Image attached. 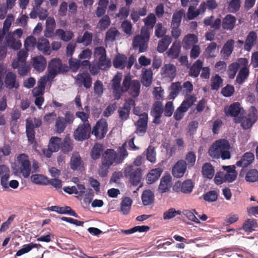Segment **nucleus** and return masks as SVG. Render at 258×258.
Returning <instances> with one entry per match:
<instances>
[{
  "instance_id": "45",
  "label": "nucleus",
  "mask_w": 258,
  "mask_h": 258,
  "mask_svg": "<svg viewBox=\"0 0 258 258\" xmlns=\"http://www.w3.org/2000/svg\"><path fill=\"white\" fill-rule=\"evenodd\" d=\"M132 203V200L130 197H125L122 199L120 211L123 215H126L129 213Z\"/></svg>"
},
{
  "instance_id": "34",
  "label": "nucleus",
  "mask_w": 258,
  "mask_h": 258,
  "mask_svg": "<svg viewBox=\"0 0 258 258\" xmlns=\"http://www.w3.org/2000/svg\"><path fill=\"white\" fill-rule=\"evenodd\" d=\"M162 172V169L159 168L151 170L147 175V183L152 184L156 181L161 176Z\"/></svg>"
},
{
  "instance_id": "30",
  "label": "nucleus",
  "mask_w": 258,
  "mask_h": 258,
  "mask_svg": "<svg viewBox=\"0 0 258 258\" xmlns=\"http://www.w3.org/2000/svg\"><path fill=\"white\" fill-rule=\"evenodd\" d=\"M47 62L45 58L42 56H37L33 59V66L38 72H43L46 66Z\"/></svg>"
},
{
  "instance_id": "42",
  "label": "nucleus",
  "mask_w": 258,
  "mask_h": 258,
  "mask_svg": "<svg viewBox=\"0 0 258 258\" xmlns=\"http://www.w3.org/2000/svg\"><path fill=\"white\" fill-rule=\"evenodd\" d=\"M93 34L92 33L85 31L83 35H79L76 40L78 43H83L86 46L91 44L92 41Z\"/></svg>"
},
{
  "instance_id": "51",
  "label": "nucleus",
  "mask_w": 258,
  "mask_h": 258,
  "mask_svg": "<svg viewBox=\"0 0 258 258\" xmlns=\"http://www.w3.org/2000/svg\"><path fill=\"white\" fill-rule=\"evenodd\" d=\"M61 144V139L57 137H52L50 138L49 147L50 149L54 152H57L60 149Z\"/></svg>"
},
{
  "instance_id": "28",
  "label": "nucleus",
  "mask_w": 258,
  "mask_h": 258,
  "mask_svg": "<svg viewBox=\"0 0 258 258\" xmlns=\"http://www.w3.org/2000/svg\"><path fill=\"white\" fill-rule=\"evenodd\" d=\"M256 33L253 31H250L247 35L244 42V50L249 51L256 43Z\"/></svg>"
},
{
  "instance_id": "24",
  "label": "nucleus",
  "mask_w": 258,
  "mask_h": 258,
  "mask_svg": "<svg viewBox=\"0 0 258 258\" xmlns=\"http://www.w3.org/2000/svg\"><path fill=\"white\" fill-rule=\"evenodd\" d=\"M254 159V154L250 152L245 153L240 160L238 161L236 165L237 166L246 167L250 165Z\"/></svg>"
},
{
  "instance_id": "38",
  "label": "nucleus",
  "mask_w": 258,
  "mask_h": 258,
  "mask_svg": "<svg viewBox=\"0 0 258 258\" xmlns=\"http://www.w3.org/2000/svg\"><path fill=\"white\" fill-rule=\"evenodd\" d=\"M172 38L169 35L164 36L159 41L157 50L160 53L164 52L168 47L171 42Z\"/></svg>"
},
{
  "instance_id": "15",
  "label": "nucleus",
  "mask_w": 258,
  "mask_h": 258,
  "mask_svg": "<svg viewBox=\"0 0 258 258\" xmlns=\"http://www.w3.org/2000/svg\"><path fill=\"white\" fill-rule=\"evenodd\" d=\"M164 111L163 105L161 102L156 101L153 105L150 114L154 117L153 123L159 124L161 123L160 118Z\"/></svg>"
},
{
  "instance_id": "21",
  "label": "nucleus",
  "mask_w": 258,
  "mask_h": 258,
  "mask_svg": "<svg viewBox=\"0 0 258 258\" xmlns=\"http://www.w3.org/2000/svg\"><path fill=\"white\" fill-rule=\"evenodd\" d=\"M5 84L6 87L9 89H18L19 83L17 81V76L12 72H8L5 76Z\"/></svg>"
},
{
  "instance_id": "43",
  "label": "nucleus",
  "mask_w": 258,
  "mask_h": 258,
  "mask_svg": "<svg viewBox=\"0 0 258 258\" xmlns=\"http://www.w3.org/2000/svg\"><path fill=\"white\" fill-rule=\"evenodd\" d=\"M202 173L204 177L212 179L214 176L215 170L211 163H206L202 166Z\"/></svg>"
},
{
  "instance_id": "46",
  "label": "nucleus",
  "mask_w": 258,
  "mask_h": 258,
  "mask_svg": "<svg viewBox=\"0 0 258 258\" xmlns=\"http://www.w3.org/2000/svg\"><path fill=\"white\" fill-rule=\"evenodd\" d=\"M55 33L61 40L64 42L70 41L74 36V33L72 31L70 30L64 31L61 29L56 30Z\"/></svg>"
},
{
  "instance_id": "16",
  "label": "nucleus",
  "mask_w": 258,
  "mask_h": 258,
  "mask_svg": "<svg viewBox=\"0 0 258 258\" xmlns=\"http://www.w3.org/2000/svg\"><path fill=\"white\" fill-rule=\"evenodd\" d=\"M148 120V115L147 113H142L141 117L135 123L136 130L135 133L140 136L144 135L147 131Z\"/></svg>"
},
{
  "instance_id": "52",
  "label": "nucleus",
  "mask_w": 258,
  "mask_h": 258,
  "mask_svg": "<svg viewBox=\"0 0 258 258\" xmlns=\"http://www.w3.org/2000/svg\"><path fill=\"white\" fill-rule=\"evenodd\" d=\"M67 125L64 117L58 116L56 119L55 127L57 133L60 134L63 132Z\"/></svg>"
},
{
  "instance_id": "58",
  "label": "nucleus",
  "mask_w": 258,
  "mask_h": 258,
  "mask_svg": "<svg viewBox=\"0 0 258 258\" xmlns=\"http://www.w3.org/2000/svg\"><path fill=\"white\" fill-rule=\"evenodd\" d=\"M240 6V0H231L228 3L227 10L230 13H235L239 10Z\"/></svg>"
},
{
  "instance_id": "11",
  "label": "nucleus",
  "mask_w": 258,
  "mask_h": 258,
  "mask_svg": "<svg viewBox=\"0 0 258 258\" xmlns=\"http://www.w3.org/2000/svg\"><path fill=\"white\" fill-rule=\"evenodd\" d=\"M91 127L89 123H81L74 132V138L78 141H83L90 137Z\"/></svg>"
},
{
  "instance_id": "29",
  "label": "nucleus",
  "mask_w": 258,
  "mask_h": 258,
  "mask_svg": "<svg viewBox=\"0 0 258 258\" xmlns=\"http://www.w3.org/2000/svg\"><path fill=\"white\" fill-rule=\"evenodd\" d=\"M171 177L170 175H164L162 177L158 187V190L161 193L168 191L171 186Z\"/></svg>"
},
{
  "instance_id": "60",
  "label": "nucleus",
  "mask_w": 258,
  "mask_h": 258,
  "mask_svg": "<svg viewBox=\"0 0 258 258\" xmlns=\"http://www.w3.org/2000/svg\"><path fill=\"white\" fill-rule=\"evenodd\" d=\"M111 166L101 162L99 165L98 173L101 177H104L107 176L109 172V169Z\"/></svg>"
},
{
  "instance_id": "25",
  "label": "nucleus",
  "mask_w": 258,
  "mask_h": 258,
  "mask_svg": "<svg viewBox=\"0 0 258 258\" xmlns=\"http://www.w3.org/2000/svg\"><path fill=\"white\" fill-rule=\"evenodd\" d=\"M236 21L235 16L228 14L223 19L222 27L224 30L231 31L235 27Z\"/></svg>"
},
{
  "instance_id": "47",
  "label": "nucleus",
  "mask_w": 258,
  "mask_h": 258,
  "mask_svg": "<svg viewBox=\"0 0 258 258\" xmlns=\"http://www.w3.org/2000/svg\"><path fill=\"white\" fill-rule=\"evenodd\" d=\"M116 153V164L121 163L128 156L126 149V144L123 143L121 146L117 149Z\"/></svg>"
},
{
  "instance_id": "64",
  "label": "nucleus",
  "mask_w": 258,
  "mask_h": 258,
  "mask_svg": "<svg viewBox=\"0 0 258 258\" xmlns=\"http://www.w3.org/2000/svg\"><path fill=\"white\" fill-rule=\"evenodd\" d=\"M146 158L151 163L156 162V152L154 148L152 146H149L146 150Z\"/></svg>"
},
{
  "instance_id": "63",
  "label": "nucleus",
  "mask_w": 258,
  "mask_h": 258,
  "mask_svg": "<svg viewBox=\"0 0 258 258\" xmlns=\"http://www.w3.org/2000/svg\"><path fill=\"white\" fill-rule=\"evenodd\" d=\"M203 198L205 201L208 202H213L218 199V194L215 190L209 191L203 195Z\"/></svg>"
},
{
  "instance_id": "22",
  "label": "nucleus",
  "mask_w": 258,
  "mask_h": 258,
  "mask_svg": "<svg viewBox=\"0 0 258 258\" xmlns=\"http://www.w3.org/2000/svg\"><path fill=\"white\" fill-rule=\"evenodd\" d=\"M76 81L78 84H83L86 89H89L92 86V78L88 72L82 73L77 75Z\"/></svg>"
},
{
  "instance_id": "8",
  "label": "nucleus",
  "mask_w": 258,
  "mask_h": 258,
  "mask_svg": "<svg viewBox=\"0 0 258 258\" xmlns=\"http://www.w3.org/2000/svg\"><path fill=\"white\" fill-rule=\"evenodd\" d=\"M150 37V33H148L146 29L141 30V34L136 35L133 41L134 49L139 48L140 52H143L148 47V42Z\"/></svg>"
},
{
  "instance_id": "14",
  "label": "nucleus",
  "mask_w": 258,
  "mask_h": 258,
  "mask_svg": "<svg viewBox=\"0 0 258 258\" xmlns=\"http://www.w3.org/2000/svg\"><path fill=\"white\" fill-rule=\"evenodd\" d=\"M194 184L190 179H187L183 182L177 181L173 187V189L176 192L181 191L184 194H190L192 192Z\"/></svg>"
},
{
  "instance_id": "48",
  "label": "nucleus",
  "mask_w": 258,
  "mask_h": 258,
  "mask_svg": "<svg viewBox=\"0 0 258 258\" xmlns=\"http://www.w3.org/2000/svg\"><path fill=\"white\" fill-rule=\"evenodd\" d=\"M140 82L137 80H133L128 90L130 95L134 98L138 97L140 92Z\"/></svg>"
},
{
  "instance_id": "2",
  "label": "nucleus",
  "mask_w": 258,
  "mask_h": 258,
  "mask_svg": "<svg viewBox=\"0 0 258 258\" xmlns=\"http://www.w3.org/2000/svg\"><path fill=\"white\" fill-rule=\"evenodd\" d=\"M13 170L16 173L21 174L25 178L29 177L31 171L29 156L24 153L19 155L13 166Z\"/></svg>"
},
{
  "instance_id": "33",
  "label": "nucleus",
  "mask_w": 258,
  "mask_h": 258,
  "mask_svg": "<svg viewBox=\"0 0 258 258\" xmlns=\"http://www.w3.org/2000/svg\"><path fill=\"white\" fill-rule=\"evenodd\" d=\"M224 170L226 171L225 173V182H232L235 180L237 177V172L235 170V166L233 165L223 166Z\"/></svg>"
},
{
  "instance_id": "4",
  "label": "nucleus",
  "mask_w": 258,
  "mask_h": 258,
  "mask_svg": "<svg viewBox=\"0 0 258 258\" xmlns=\"http://www.w3.org/2000/svg\"><path fill=\"white\" fill-rule=\"evenodd\" d=\"M218 6L215 0H207L203 2L198 9L195 6H190L188 9L187 17L189 20H192L200 14H204L207 8L209 10H213Z\"/></svg>"
},
{
  "instance_id": "12",
  "label": "nucleus",
  "mask_w": 258,
  "mask_h": 258,
  "mask_svg": "<svg viewBox=\"0 0 258 258\" xmlns=\"http://www.w3.org/2000/svg\"><path fill=\"white\" fill-rule=\"evenodd\" d=\"M257 119V110L252 106L250 111L241 119V125L244 130L248 129L256 122Z\"/></svg>"
},
{
  "instance_id": "19",
  "label": "nucleus",
  "mask_w": 258,
  "mask_h": 258,
  "mask_svg": "<svg viewBox=\"0 0 258 258\" xmlns=\"http://www.w3.org/2000/svg\"><path fill=\"white\" fill-rule=\"evenodd\" d=\"M101 161L110 166H111L114 163L116 164V152L114 149H106L102 153Z\"/></svg>"
},
{
  "instance_id": "50",
  "label": "nucleus",
  "mask_w": 258,
  "mask_h": 258,
  "mask_svg": "<svg viewBox=\"0 0 258 258\" xmlns=\"http://www.w3.org/2000/svg\"><path fill=\"white\" fill-rule=\"evenodd\" d=\"M103 150V145L101 144H95L91 151V157L93 160L100 158L101 153Z\"/></svg>"
},
{
  "instance_id": "1",
  "label": "nucleus",
  "mask_w": 258,
  "mask_h": 258,
  "mask_svg": "<svg viewBox=\"0 0 258 258\" xmlns=\"http://www.w3.org/2000/svg\"><path fill=\"white\" fill-rule=\"evenodd\" d=\"M230 146L229 142L225 139H221L215 141L210 147L208 154L214 159L221 158L223 160L229 159L231 158L229 151Z\"/></svg>"
},
{
  "instance_id": "62",
  "label": "nucleus",
  "mask_w": 258,
  "mask_h": 258,
  "mask_svg": "<svg viewBox=\"0 0 258 258\" xmlns=\"http://www.w3.org/2000/svg\"><path fill=\"white\" fill-rule=\"evenodd\" d=\"M98 60L97 64L102 70H106L110 68L111 62L110 59L107 58V56Z\"/></svg>"
},
{
  "instance_id": "13",
  "label": "nucleus",
  "mask_w": 258,
  "mask_h": 258,
  "mask_svg": "<svg viewBox=\"0 0 258 258\" xmlns=\"http://www.w3.org/2000/svg\"><path fill=\"white\" fill-rule=\"evenodd\" d=\"M121 79V74H117L113 77L111 81L113 95L115 100L119 99L123 93L122 88L120 84Z\"/></svg>"
},
{
  "instance_id": "5",
  "label": "nucleus",
  "mask_w": 258,
  "mask_h": 258,
  "mask_svg": "<svg viewBox=\"0 0 258 258\" xmlns=\"http://www.w3.org/2000/svg\"><path fill=\"white\" fill-rule=\"evenodd\" d=\"M124 176L134 186H137L142 178V170L132 165L126 166L123 170Z\"/></svg>"
},
{
  "instance_id": "54",
  "label": "nucleus",
  "mask_w": 258,
  "mask_h": 258,
  "mask_svg": "<svg viewBox=\"0 0 258 258\" xmlns=\"http://www.w3.org/2000/svg\"><path fill=\"white\" fill-rule=\"evenodd\" d=\"M119 35V31L115 27L109 28L106 33L105 40L111 42L115 40L116 36Z\"/></svg>"
},
{
  "instance_id": "7",
  "label": "nucleus",
  "mask_w": 258,
  "mask_h": 258,
  "mask_svg": "<svg viewBox=\"0 0 258 258\" xmlns=\"http://www.w3.org/2000/svg\"><path fill=\"white\" fill-rule=\"evenodd\" d=\"M69 70L68 66L63 64L59 58L52 59L48 63V77L53 79L57 74L68 72Z\"/></svg>"
},
{
  "instance_id": "18",
  "label": "nucleus",
  "mask_w": 258,
  "mask_h": 258,
  "mask_svg": "<svg viewBox=\"0 0 258 258\" xmlns=\"http://www.w3.org/2000/svg\"><path fill=\"white\" fill-rule=\"evenodd\" d=\"M186 169L187 164L185 160H178L172 167V175L176 178H180L183 176Z\"/></svg>"
},
{
  "instance_id": "49",
  "label": "nucleus",
  "mask_w": 258,
  "mask_h": 258,
  "mask_svg": "<svg viewBox=\"0 0 258 258\" xmlns=\"http://www.w3.org/2000/svg\"><path fill=\"white\" fill-rule=\"evenodd\" d=\"M249 74L248 68H242L240 70L236 79L237 83L239 84H242L247 78Z\"/></svg>"
},
{
  "instance_id": "41",
  "label": "nucleus",
  "mask_w": 258,
  "mask_h": 258,
  "mask_svg": "<svg viewBox=\"0 0 258 258\" xmlns=\"http://www.w3.org/2000/svg\"><path fill=\"white\" fill-rule=\"evenodd\" d=\"M257 227V221L254 219H248L245 220L242 225L243 229L248 233L254 231Z\"/></svg>"
},
{
  "instance_id": "55",
  "label": "nucleus",
  "mask_w": 258,
  "mask_h": 258,
  "mask_svg": "<svg viewBox=\"0 0 258 258\" xmlns=\"http://www.w3.org/2000/svg\"><path fill=\"white\" fill-rule=\"evenodd\" d=\"M183 12L182 10H179L175 13H174L172 16L171 26L179 27Z\"/></svg>"
},
{
  "instance_id": "3",
  "label": "nucleus",
  "mask_w": 258,
  "mask_h": 258,
  "mask_svg": "<svg viewBox=\"0 0 258 258\" xmlns=\"http://www.w3.org/2000/svg\"><path fill=\"white\" fill-rule=\"evenodd\" d=\"M28 55L27 51L20 50L17 53V58L12 62V68L14 69H17L18 73L20 76H26L30 71V67L26 62Z\"/></svg>"
},
{
  "instance_id": "40",
  "label": "nucleus",
  "mask_w": 258,
  "mask_h": 258,
  "mask_svg": "<svg viewBox=\"0 0 258 258\" xmlns=\"http://www.w3.org/2000/svg\"><path fill=\"white\" fill-rule=\"evenodd\" d=\"M234 45V40L232 39L228 40L224 44L221 50V53L222 54L224 57H229L233 51Z\"/></svg>"
},
{
  "instance_id": "56",
  "label": "nucleus",
  "mask_w": 258,
  "mask_h": 258,
  "mask_svg": "<svg viewBox=\"0 0 258 258\" xmlns=\"http://www.w3.org/2000/svg\"><path fill=\"white\" fill-rule=\"evenodd\" d=\"M82 163V161L80 155L77 153L73 154L71 159V168L75 170L80 167Z\"/></svg>"
},
{
  "instance_id": "32",
  "label": "nucleus",
  "mask_w": 258,
  "mask_h": 258,
  "mask_svg": "<svg viewBox=\"0 0 258 258\" xmlns=\"http://www.w3.org/2000/svg\"><path fill=\"white\" fill-rule=\"evenodd\" d=\"M154 194L150 189H147L143 191L141 199L144 206H149L154 202Z\"/></svg>"
},
{
  "instance_id": "17",
  "label": "nucleus",
  "mask_w": 258,
  "mask_h": 258,
  "mask_svg": "<svg viewBox=\"0 0 258 258\" xmlns=\"http://www.w3.org/2000/svg\"><path fill=\"white\" fill-rule=\"evenodd\" d=\"M135 101L132 98L127 99L122 107H120L118 110L119 118L122 120H126L129 117L130 112L132 106H135Z\"/></svg>"
},
{
  "instance_id": "20",
  "label": "nucleus",
  "mask_w": 258,
  "mask_h": 258,
  "mask_svg": "<svg viewBox=\"0 0 258 258\" xmlns=\"http://www.w3.org/2000/svg\"><path fill=\"white\" fill-rule=\"evenodd\" d=\"M161 75L163 78H166L172 81L176 75V68L172 64H165L161 69Z\"/></svg>"
},
{
  "instance_id": "57",
  "label": "nucleus",
  "mask_w": 258,
  "mask_h": 258,
  "mask_svg": "<svg viewBox=\"0 0 258 258\" xmlns=\"http://www.w3.org/2000/svg\"><path fill=\"white\" fill-rule=\"evenodd\" d=\"M181 212L180 210H176L175 208H171L165 211L163 214V219L165 220L173 218L177 215H181Z\"/></svg>"
},
{
  "instance_id": "9",
  "label": "nucleus",
  "mask_w": 258,
  "mask_h": 258,
  "mask_svg": "<svg viewBox=\"0 0 258 258\" xmlns=\"http://www.w3.org/2000/svg\"><path fill=\"white\" fill-rule=\"evenodd\" d=\"M135 60L136 59L133 55H131L127 59L125 54L118 53L113 59V66L116 69L123 70L126 67L127 69H130Z\"/></svg>"
},
{
  "instance_id": "59",
  "label": "nucleus",
  "mask_w": 258,
  "mask_h": 258,
  "mask_svg": "<svg viewBox=\"0 0 258 258\" xmlns=\"http://www.w3.org/2000/svg\"><path fill=\"white\" fill-rule=\"evenodd\" d=\"M21 116L20 111L18 109H14L11 113V120L10 125L11 130L17 125L18 120L20 119Z\"/></svg>"
},
{
  "instance_id": "61",
  "label": "nucleus",
  "mask_w": 258,
  "mask_h": 258,
  "mask_svg": "<svg viewBox=\"0 0 258 258\" xmlns=\"http://www.w3.org/2000/svg\"><path fill=\"white\" fill-rule=\"evenodd\" d=\"M185 162L188 168L193 167L196 162V155L192 151L188 152L185 156Z\"/></svg>"
},
{
  "instance_id": "53",
  "label": "nucleus",
  "mask_w": 258,
  "mask_h": 258,
  "mask_svg": "<svg viewBox=\"0 0 258 258\" xmlns=\"http://www.w3.org/2000/svg\"><path fill=\"white\" fill-rule=\"evenodd\" d=\"M223 79L218 75H215L211 78V89L214 90H218L223 84Z\"/></svg>"
},
{
  "instance_id": "26",
  "label": "nucleus",
  "mask_w": 258,
  "mask_h": 258,
  "mask_svg": "<svg viewBox=\"0 0 258 258\" xmlns=\"http://www.w3.org/2000/svg\"><path fill=\"white\" fill-rule=\"evenodd\" d=\"M241 109L239 102H234L228 108H225L224 111L226 116L235 117L240 114Z\"/></svg>"
},
{
  "instance_id": "35",
  "label": "nucleus",
  "mask_w": 258,
  "mask_h": 258,
  "mask_svg": "<svg viewBox=\"0 0 258 258\" xmlns=\"http://www.w3.org/2000/svg\"><path fill=\"white\" fill-rule=\"evenodd\" d=\"M198 41V37L194 34H188L183 38L182 41L183 46L186 49H189L191 46L195 45Z\"/></svg>"
},
{
  "instance_id": "23",
  "label": "nucleus",
  "mask_w": 258,
  "mask_h": 258,
  "mask_svg": "<svg viewBox=\"0 0 258 258\" xmlns=\"http://www.w3.org/2000/svg\"><path fill=\"white\" fill-rule=\"evenodd\" d=\"M36 47L45 55H49L51 52L49 42L47 39L44 37L38 38Z\"/></svg>"
},
{
  "instance_id": "36",
  "label": "nucleus",
  "mask_w": 258,
  "mask_h": 258,
  "mask_svg": "<svg viewBox=\"0 0 258 258\" xmlns=\"http://www.w3.org/2000/svg\"><path fill=\"white\" fill-rule=\"evenodd\" d=\"M203 64V61L201 59L197 60L190 68L189 76L194 78L198 77L202 68Z\"/></svg>"
},
{
  "instance_id": "10",
  "label": "nucleus",
  "mask_w": 258,
  "mask_h": 258,
  "mask_svg": "<svg viewBox=\"0 0 258 258\" xmlns=\"http://www.w3.org/2000/svg\"><path fill=\"white\" fill-rule=\"evenodd\" d=\"M108 132V123L104 118H101L98 120L91 130V133L97 139H103Z\"/></svg>"
},
{
  "instance_id": "6",
  "label": "nucleus",
  "mask_w": 258,
  "mask_h": 258,
  "mask_svg": "<svg viewBox=\"0 0 258 258\" xmlns=\"http://www.w3.org/2000/svg\"><path fill=\"white\" fill-rule=\"evenodd\" d=\"M196 101L197 97L195 94L186 97L174 112L173 115L174 119L176 121L181 120L184 116L185 113Z\"/></svg>"
},
{
  "instance_id": "31",
  "label": "nucleus",
  "mask_w": 258,
  "mask_h": 258,
  "mask_svg": "<svg viewBox=\"0 0 258 258\" xmlns=\"http://www.w3.org/2000/svg\"><path fill=\"white\" fill-rule=\"evenodd\" d=\"M26 129L28 142L32 144L34 142L35 134L32 120L29 119H26Z\"/></svg>"
},
{
  "instance_id": "27",
  "label": "nucleus",
  "mask_w": 258,
  "mask_h": 258,
  "mask_svg": "<svg viewBox=\"0 0 258 258\" xmlns=\"http://www.w3.org/2000/svg\"><path fill=\"white\" fill-rule=\"evenodd\" d=\"M143 21L144 23L145 26L142 27L141 30L146 29L148 33H150V30H152L157 21L156 15L153 13H150L147 17L143 19Z\"/></svg>"
},
{
  "instance_id": "37",
  "label": "nucleus",
  "mask_w": 258,
  "mask_h": 258,
  "mask_svg": "<svg viewBox=\"0 0 258 258\" xmlns=\"http://www.w3.org/2000/svg\"><path fill=\"white\" fill-rule=\"evenodd\" d=\"M153 72L151 69H145L143 73L141 82L144 86L148 87L152 83Z\"/></svg>"
},
{
  "instance_id": "39",
  "label": "nucleus",
  "mask_w": 258,
  "mask_h": 258,
  "mask_svg": "<svg viewBox=\"0 0 258 258\" xmlns=\"http://www.w3.org/2000/svg\"><path fill=\"white\" fill-rule=\"evenodd\" d=\"M181 89L182 87L181 86L180 82H177L175 83H172L169 89L170 93L168 95V98L169 99H175L179 94Z\"/></svg>"
},
{
  "instance_id": "44",
  "label": "nucleus",
  "mask_w": 258,
  "mask_h": 258,
  "mask_svg": "<svg viewBox=\"0 0 258 258\" xmlns=\"http://www.w3.org/2000/svg\"><path fill=\"white\" fill-rule=\"evenodd\" d=\"M181 46L179 42H174L168 51L167 54L172 59L177 58L180 52Z\"/></svg>"
}]
</instances>
